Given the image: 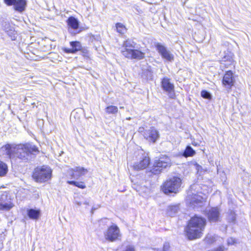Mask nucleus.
<instances>
[{
	"mask_svg": "<svg viewBox=\"0 0 251 251\" xmlns=\"http://www.w3.org/2000/svg\"><path fill=\"white\" fill-rule=\"evenodd\" d=\"M71 49L64 48L63 50L64 52L68 53H75L77 51H79L82 49L81 43L78 41H72L70 42Z\"/></svg>",
	"mask_w": 251,
	"mask_h": 251,
	"instance_id": "dca6fc26",
	"label": "nucleus"
},
{
	"mask_svg": "<svg viewBox=\"0 0 251 251\" xmlns=\"http://www.w3.org/2000/svg\"><path fill=\"white\" fill-rule=\"evenodd\" d=\"M77 204L79 206H80V205H81V204H82V203H81L80 202H78L77 203Z\"/></svg>",
	"mask_w": 251,
	"mask_h": 251,
	"instance_id": "4c0bfd02",
	"label": "nucleus"
},
{
	"mask_svg": "<svg viewBox=\"0 0 251 251\" xmlns=\"http://www.w3.org/2000/svg\"><path fill=\"white\" fill-rule=\"evenodd\" d=\"M204 200V199L198 193H193L192 190H190L188 192L186 201L193 208L201 206Z\"/></svg>",
	"mask_w": 251,
	"mask_h": 251,
	"instance_id": "6e6552de",
	"label": "nucleus"
},
{
	"mask_svg": "<svg viewBox=\"0 0 251 251\" xmlns=\"http://www.w3.org/2000/svg\"><path fill=\"white\" fill-rule=\"evenodd\" d=\"M201 96L202 97H203L204 99H211L210 94L208 92H207L205 90H202L201 92Z\"/></svg>",
	"mask_w": 251,
	"mask_h": 251,
	"instance_id": "c756f323",
	"label": "nucleus"
},
{
	"mask_svg": "<svg viewBox=\"0 0 251 251\" xmlns=\"http://www.w3.org/2000/svg\"><path fill=\"white\" fill-rule=\"evenodd\" d=\"M234 83L233 74L231 71H227L224 76L223 79V83L225 86H228L230 88Z\"/></svg>",
	"mask_w": 251,
	"mask_h": 251,
	"instance_id": "f3484780",
	"label": "nucleus"
},
{
	"mask_svg": "<svg viewBox=\"0 0 251 251\" xmlns=\"http://www.w3.org/2000/svg\"><path fill=\"white\" fill-rule=\"evenodd\" d=\"M150 162V159L147 156H144L142 160L139 162H136L134 165L133 168L135 170H140L146 168L149 165Z\"/></svg>",
	"mask_w": 251,
	"mask_h": 251,
	"instance_id": "2eb2a0df",
	"label": "nucleus"
},
{
	"mask_svg": "<svg viewBox=\"0 0 251 251\" xmlns=\"http://www.w3.org/2000/svg\"><path fill=\"white\" fill-rule=\"evenodd\" d=\"M228 245H233L235 243V239L233 238H228L227 240Z\"/></svg>",
	"mask_w": 251,
	"mask_h": 251,
	"instance_id": "473e14b6",
	"label": "nucleus"
},
{
	"mask_svg": "<svg viewBox=\"0 0 251 251\" xmlns=\"http://www.w3.org/2000/svg\"><path fill=\"white\" fill-rule=\"evenodd\" d=\"M88 173V170L82 167H75L74 168L68 170V173L72 178L78 179L81 176L85 175Z\"/></svg>",
	"mask_w": 251,
	"mask_h": 251,
	"instance_id": "9b49d317",
	"label": "nucleus"
},
{
	"mask_svg": "<svg viewBox=\"0 0 251 251\" xmlns=\"http://www.w3.org/2000/svg\"><path fill=\"white\" fill-rule=\"evenodd\" d=\"M136 44L132 40L127 39L124 42L122 51H125L129 49L135 48Z\"/></svg>",
	"mask_w": 251,
	"mask_h": 251,
	"instance_id": "aec40b11",
	"label": "nucleus"
},
{
	"mask_svg": "<svg viewBox=\"0 0 251 251\" xmlns=\"http://www.w3.org/2000/svg\"><path fill=\"white\" fill-rule=\"evenodd\" d=\"M218 236L215 234H208L205 238V241L208 244H212L217 240Z\"/></svg>",
	"mask_w": 251,
	"mask_h": 251,
	"instance_id": "393cba45",
	"label": "nucleus"
},
{
	"mask_svg": "<svg viewBox=\"0 0 251 251\" xmlns=\"http://www.w3.org/2000/svg\"><path fill=\"white\" fill-rule=\"evenodd\" d=\"M236 220L235 216L234 214L231 215V218L230 219V222H234Z\"/></svg>",
	"mask_w": 251,
	"mask_h": 251,
	"instance_id": "f704fd0d",
	"label": "nucleus"
},
{
	"mask_svg": "<svg viewBox=\"0 0 251 251\" xmlns=\"http://www.w3.org/2000/svg\"><path fill=\"white\" fill-rule=\"evenodd\" d=\"M170 248V245L168 243H165L164 244L163 251H168Z\"/></svg>",
	"mask_w": 251,
	"mask_h": 251,
	"instance_id": "72a5a7b5",
	"label": "nucleus"
},
{
	"mask_svg": "<svg viewBox=\"0 0 251 251\" xmlns=\"http://www.w3.org/2000/svg\"><path fill=\"white\" fill-rule=\"evenodd\" d=\"M123 251H136L134 246L128 245L125 247Z\"/></svg>",
	"mask_w": 251,
	"mask_h": 251,
	"instance_id": "7c9ffc66",
	"label": "nucleus"
},
{
	"mask_svg": "<svg viewBox=\"0 0 251 251\" xmlns=\"http://www.w3.org/2000/svg\"><path fill=\"white\" fill-rule=\"evenodd\" d=\"M103 234L105 239L111 242L120 240L122 237L119 227L115 224L109 226Z\"/></svg>",
	"mask_w": 251,
	"mask_h": 251,
	"instance_id": "423d86ee",
	"label": "nucleus"
},
{
	"mask_svg": "<svg viewBox=\"0 0 251 251\" xmlns=\"http://www.w3.org/2000/svg\"><path fill=\"white\" fill-rule=\"evenodd\" d=\"M27 214L30 219L36 220L39 218L40 211L39 210L30 209L27 210Z\"/></svg>",
	"mask_w": 251,
	"mask_h": 251,
	"instance_id": "412c9836",
	"label": "nucleus"
},
{
	"mask_svg": "<svg viewBox=\"0 0 251 251\" xmlns=\"http://www.w3.org/2000/svg\"><path fill=\"white\" fill-rule=\"evenodd\" d=\"M181 180L177 177H173L167 180L162 187V190L165 194L176 193L180 187Z\"/></svg>",
	"mask_w": 251,
	"mask_h": 251,
	"instance_id": "39448f33",
	"label": "nucleus"
},
{
	"mask_svg": "<svg viewBox=\"0 0 251 251\" xmlns=\"http://www.w3.org/2000/svg\"><path fill=\"white\" fill-rule=\"evenodd\" d=\"M196 153L195 151L191 147L188 146L186 148V149L183 154V155L185 157L192 156Z\"/></svg>",
	"mask_w": 251,
	"mask_h": 251,
	"instance_id": "5701e85b",
	"label": "nucleus"
},
{
	"mask_svg": "<svg viewBox=\"0 0 251 251\" xmlns=\"http://www.w3.org/2000/svg\"><path fill=\"white\" fill-rule=\"evenodd\" d=\"M205 225L206 220L204 218L197 216L192 217L186 228V236L190 240L200 238Z\"/></svg>",
	"mask_w": 251,
	"mask_h": 251,
	"instance_id": "f03ea898",
	"label": "nucleus"
},
{
	"mask_svg": "<svg viewBox=\"0 0 251 251\" xmlns=\"http://www.w3.org/2000/svg\"><path fill=\"white\" fill-rule=\"evenodd\" d=\"M207 217L210 222H217L220 220V211L218 207H213L207 212Z\"/></svg>",
	"mask_w": 251,
	"mask_h": 251,
	"instance_id": "4468645a",
	"label": "nucleus"
},
{
	"mask_svg": "<svg viewBox=\"0 0 251 251\" xmlns=\"http://www.w3.org/2000/svg\"><path fill=\"white\" fill-rule=\"evenodd\" d=\"M52 171L47 166L36 168L33 174V178L38 182H44L50 179Z\"/></svg>",
	"mask_w": 251,
	"mask_h": 251,
	"instance_id": "20e7f679",
	"label": "nucleus"
},
{
	"mask_svg": "<svg viewBox=\"0 0 251 251\" xmlns=\"http://www.w3.org/2000/svg\"><path fill=\"white\" fill-rule=\"evenodd\" d=\"M116 27L117 32L122 34H124L126 30L125 26L121 23H117L116 25Z\"/></svg>",
	"mask_w": 251,
	"mask_h": 251,
	"instance_id": "bb28decb",
	"label": "nucleus"
},
{
	"mask_svg": "<svg viewBox=\"0 0 251 251\" xmlns=\"http://www.w3.org/2000/svg\"><path fill=\"white\" fill-rule=\"evenodd\" d=\"M118 107L113 105L107 106L105 109V111L107 114H115L118 112Z\"/></svg>",
	"mask_w": 251,
	"mask_h": 251,
	"instance_id": "a878e982",
	"label": "nucleus"
},
{
	"mask_svg": "<svg viewBox=\"0 0 251 251\" xmlns=\"http://www.w3.org/2000/svg\"><path fill=\"white\" fill-rule=\"evenodd\" d=\"M1 149L10 158L17 157L23 160H28L31 153L38 151L37 148L30 144L16 146L7 144Z\"/></svg>",
	"mask_w": 251,
	"mask_h": 251,
	"instance_id": "f257e3e1",
	"label": "nucleus"
},
{
	"mask_svg": "<svg viewBox=\"0 0 251 251\" xmlns=\"http://www.w3.org/2000/svg\"><path fill=\"white\" fill-rule=\"evenodd\" d=\"M4 2L8 6H14L15 3L16 1V0H4Z\"/></svg>",
	"mask_w": 251,
	"mask_h": 251,
	"instance_id": "2f4dec72",
	"label": "nucleus"
},
{
	"mask_svg": "<svg viewBox=\"0 0 251 251\" xmlns=\"http://www.w3.org/2000/svg\"><path fill=\"white\" fill-rule=\"evenodd\" d=\"M67 24L70 28L77 29L78 28L79 22L78 20L73 17H71L67 20Z\"/></svg>",
	"mask_w": 251,
	"mask_h": 251,
	"instance_id": "4be33fe9",
	"label": "nucleus"
},
{
	"mask_svg": "<svg viewBox=\"0 0 251 251\" xmlns=\"http://www.w3.org/2000/svg\"><path fill=\"white\" fill-rule=\"evenodd\" d=\"M161 84L163 90L168 93L169 97L174 98L175 96L174 85L171 83L170 79L167 77H164L161 81Z\"/></svg>",
	"mask_w": 251,
	"mask_h": 251,
	"instance_id": "f8f14e48",
	"label": "nucleus"
},
{
	"mask_svg": "<svg viewBox=\"0 0 251 251\" xmlns=\"http://www.w3.org/2000/svg\"><path fill=\"white\" fill-rule=\"evenodd\" d=\"M14 206L7 192L0 191V210L9 211Z\"/></svg>",
	"mask_w": 251,
	"mask_h": 251,
	"instance_id": "0eeeda50",
	"label": "nucleus"
},
{
	"mask_svg": "<svg viewBox=\"0 0 251 251\" xmlns=\"http://www.w3.org/2000/svg\"><path fill=\"white\" fill-rule=\"evenodd\" d=\"M178 206L177 205L171 206L170 207L168 213L171 216H173L177 212Z\"/></svg>",
	"mask_w": 251,
	"mask_h": 251,
	"instance_id": "c85d7f7f",
	"label": "nucleus"
},
{
	"mask_svg": "<svg viewBox=\"0 0 251 251\" xmlns=\"http://www.w3.org/2000/svg\"><path fill=\"white\" fill-rule=\"evenodd\" d=\"M67 183L69 184L74 185L79 188L84 189L86 186L83 182H78L75 181H68Z\"/></svg>",
	"mask_w": 251,
	"mask_h": 251,
	"instance_id": "cd10ccee",
	"label": "nucleus"
},
{
	"mask_svg": "<svg viewBox=\"0 0 251 251\" xmlns=\"http://www.w3.org/2000/svg\"><path fill=\"white\" fill-rule=\"evenodd\" d=\"M83 203L86 205H89V201H85Z\"/></svg>",
	"mask_w": 251,
	"mask_h": 251,
	"instance_id": "e433bc0d",
	"label": "nucleus"
},
{
	"mask_svg": "<svg viewBox=\"0 0 251 251\" xmlns=\"http://www.w3.org/2000/svg\"><path fill=\"white\" fill-rule=\"evenodd\" d=\"M155 47L163 58L170 62L174 61V55L164 45L157 43L155 44Z\"/></svg>",
	"mask_w": 251,
	"mask_h": 251,
	"instance_id": "9d476101",
	"label": "nucleus"
},
{
	"mask_svg": "<svg viewBox=\"0 0 251 251\" xmlns=\"http://www.w3.org/2000/svg\"><path fill=\"white\" fill-rule=\"evenodd\" d=\"M4 30L12 40H16L17 33L13 26L9 24H5L4 26Z\"/></svg>",
	"mask_w": 251,
	"mask_h": 251,
	"instance_id": "a211bd4d",
	"label": "nucleus"
},
{
	"mask_svg": "<svg viewBox=\"0 0 251 251\" xmlns=\"http://www.w3.org/2000/svg\"><path fill=\"white\" fill-rule=\"evenodd\" d=\"M192 144H193V145H195V146H196V145H197L196 144H195V143H192Z\"/></svg>",
	"mask_w": 251,
	"mask_h": 251,
	"instance_id": "ea45409f",
	"label": "nucleus"
},
{
	"mask_svg": "<svg viewBox=\"0 0 251 251\" xmlns=\"http://www.w3.org/2000/svg\"><path fill=\"white\" fill-rule=\"evenodd\" d=\"M171 160L166 155H161L154 160L151 172L155 175L158 174L164 170L168 169L171 166Z\"/></svg>",
	"mask_w": 251,
	"mask_h": 251,
	"instance_id": "7ed1b4c3",
	"label": "nucleus"
},
{
	"mask_svg": "<svg viewBox=\"0 0 251 251\" xmlns=\"http://www.w3.org/2000/svg\"><path fill=\"white\" fill-rule=\"evenodd\" d=\"M130 117H128V118H126V120H130Z\"/></svg>",
	"mask_w": 251,
	"mask_h": 251,
	"instance_id": "58836bf2",
	"label": "nucleus"
},
{
	"mask_svg": "<svg viewBox=\"0 0 251 251\" xmlns=\"http://www.w3.org/2000/svg\"><path fill=\"white\" fill-rule=\"evenodd\" d=\"M144 136L149 141L154 143L159 138V134L155 128L151 127L144 132Z\"/></svg>",
	"mask_w": 251,
	"mask_h": 251,
	"instance_id": "ddd939ff",
	"label": "nucleus"
},
{
	"mask_svg": "<svg viewBox=\"0 0 251 251\" xmlns=\"http://www.w3.org/2000/svg\"><path fill=\"white\" fill-rule=\"evenodd\" d=\"M16 1L14 6V9L19 12H23L26 6V0H16Z\"/></svg>",
	"mask_w": 251,
	"mask_h": 251,
	"instance_id": "6ab92c4d",
	"label": "nucleus"
},
{
	"mask_svg": "<svg viewBox=\"0 0 251 251\" xmlns=\"http://www.w3.org/2000/svg\"><path fill=\"white\" fill-rule=\"evenodd\" d=\"M8 171L7 165L4 162L0 161V176H5Z\"/></svg>",
	"mask_w": 251,
	"mask_h": 251,
	"instance_id": "b1692460",
	"label": "nucleus"
},
{
	"mask_svg": "<svg viewBox=\"0 0 251 251\" xmlns=\"http://www.w3.org/2000/svg\"><path fill=\"white\" fill-rule=\"evenodd\" d=\"M122 54L128 59L141 60L144 58L145 53L139 50L134 49L122 51Z\"/></svg>",
	"mask_w": 251,
	"mask_h": 251,
	"instance_id": "1a4fd4ad",
	"label": "nucleus"
},
{
	"mask_svg": "<svg viewBox=\"0 0 251 251\" xmlns=\"http://www.w3.org/2000/svg\"><path fill=\"white\" fill-rule=\"evenodd\" d=\"M225 251V248L223 246H220L216 249L215 251Z\"/></svg>",
	"mask_w": 251,
	"mask_h": 251,
	"instance_id": "c9c22d12",
	"label": "nucleus"
}]
</instances>
